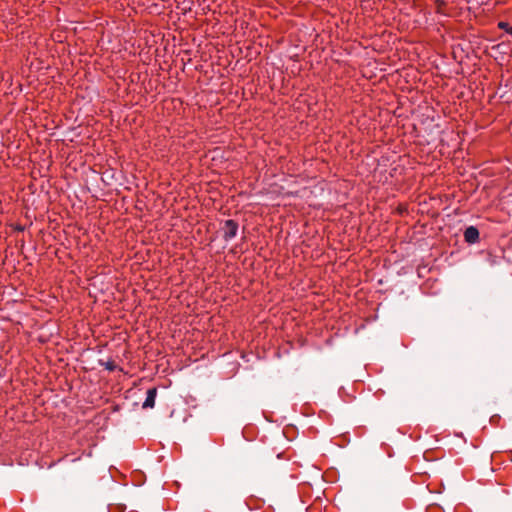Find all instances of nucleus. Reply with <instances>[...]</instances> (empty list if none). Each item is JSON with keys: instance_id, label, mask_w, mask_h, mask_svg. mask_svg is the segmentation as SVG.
I'll return each instance as SVG.
<instances>
[{"instance_id": "1", "label": "nucleus", "mask_w": 512, "mask_h": 512, "mask_svg": "<svg viewBox=\"0 0 512 512\" xmlns=\"http://www.w3.org/2000/svg\"><path fill=\"white\" fill-rule=\"evenodd\" d=\"M238 231V223L232 219L226 220L223 226V238L230 241L236 237Z\"/></svg>"}, {"instance_id": "2", "label": "nucleus", "mask_w": 512, "mask_h": 512, "mask_svg": "<svg viewBox=\"0 0 512 512\" xmlns=\"http://www.w3.org/2000/svg\"><path fill=\"white\" fill-rule=\"evenodd\" d=\"M464 239L467 243L473 244L479 240V231L474 226H469L464 231Z\"/></svg>"}, {"instance_id": "3", "label": "nucleus", "mask_w": 512, "mask_h": 512, "mask_svg": "<svg viewBox=\"0 0 512 512\" xmlns=\"http://www.w3.org/2000/svg\"><path fill=\"white\" fill-rule=\"evenodd\" d=\"M156 396H157V388L156 387L148 389L147 396H146V399H145L142 407L144 409L153 408L155 406Z\"/></svg>"}, {"instance_id": "4", "label": "nucleus", "mask_w": 512, "mask_h": 512, "mask_svg": "<svg viewBox=\"0 0 512 512\" xmlns=\"http://www.w3.org/2000/svg\"><path fill=\"white\" fill-rule=\"evenodd\" d=\"M446 0H435L436 12L439 14H446Z\"/></svg>"}, {"instance_id": "5", "label": "nucleus", "mask_w": 512, "mask_h": 512, "mask_svg": "<svg viewBox=\"0 0 512 512\" xmlns=\"http://www.w3.org/2000/svg\"><path fill=\"white\" fill-rule=\"evenodd\" d=\"M498 28L512 35V26L509 23L501 21L498 23Z\"/></svg>"}, {"instance_id": "6", "label": "nucleus", "mask_w": 512, "mask_h": 512, "mask_svg": "<svg viewBox=\"0 0 512 512\" xmlns=\"http://www.w3.org/2000/svg\"><path fill=\"white\" fill-rule=\"evenodd\" d=\"M115 365L113 362H110V363H107L106 365V368L110 371H112L114 369Z\"/></svg>"}]
</instances>
